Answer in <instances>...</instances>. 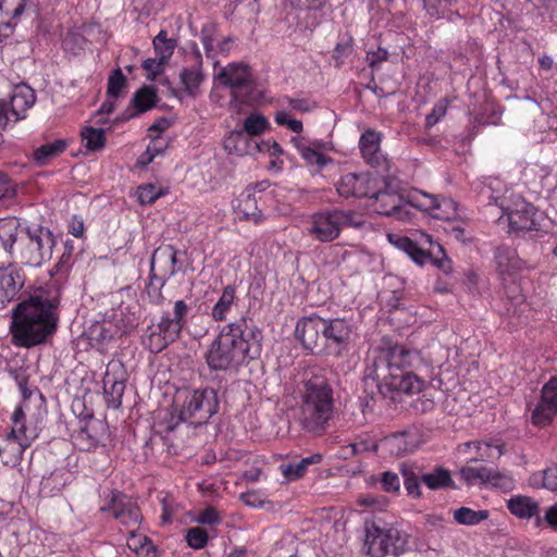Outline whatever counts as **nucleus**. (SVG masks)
<instances>
[{"instance_id": "obj_38", "label": "nucleus", "mask_w": 557, "mask_h": 557, "mask_svg": "<svg viewBox=\"0 0 557 557\" xmlns=\"http://www.w3.org/2000/svg\"><path fill=\"white\" fill-rule=\"evenodd\" d=\"M236 210L240 218L245 220L258 222L261 218V211L257 207V199L249 189L238 198Z\"/></svg>"}, {"instance_id": "obj_61", "label": "nucleus", "mask_w": 557, "mask_h": 557, "mask_svg": "<svg viewBox=\"0 0 557 557\" xmlns=\"http://www.w3.org/2000/svg\"><path fill=\"white\" fill-rule=\"evenodd\" d=\"M388 58L387 50L383 48H379L376 51H371L367 53V62L370 67L374 69L383 61H386Z\"/></svg>"}, {"instance_id": "obj_6", "label": "nucleus", "mask_w": 557, "mask_h": 557, "mask_svg": "<svg viewBox=\"0 0 557 557\" xmlns=\"http://www.w3.org/2000/svg\"><path fill=\"white\" fill-rule=\"evenodd\" d=\"M363 220L354 210L327 209L310 216L308 235L320 243L338 238L344 227H360Z\"/></svg>"}, {"instance_id": "obj_34", "label": "nucleus", "mask_w": 557, "mask_h": 557, "mask_svg": "<svg viewBox=\"0 0 557 557\" xmlns=\"http://www.w3.org/2000/svg\"><path fill=\"white\" fill-rule=\"evenodd\" d=\"M236 289L233 285H227L215 305L211 310V317L215 322H222L227 319V315L235 302Z\"/></svg>"}, {"instance_id": "obj_41", "label": "nucleus", "mask_w": 557, "mask_h": 557, "mask_svg": "<svg viewBox=\"0 0 557 557\" xmlns=\"http://www.w3.org/2000/svg\"><path fill=\"white\" fill-rule=\"evenodd\" d=\"M490 517L486 509L473 510L469 507H460L454 511V519L462 525H476Z\"/></svg>"}, {"instance_id": "obj_27", "label": "nucleus", "mask_w": 557, "mask_h": 557, "mask_svg": "<svg viewBox=\"0 0 557 557\" xmlns=\"http://www.w3.org/2000/svg\"><path fill=\"white\" fill-rule=\"evenodd\" d=\"M196 64L191 67H185L180 73V81L184 86V90L191 97H195L198 92L199 86L203 81V74L201 71V55L199 50L195 51Z\"/></svg>"}, {"instance_id": "obj_3", "label": "nucleus", "mask_w": 557, "mask_h": 557, "mask_svg": "<svg viewBox=\"0 0 557 557\" xmlns=\"http://www.w3.org/2000/svg\"><path fill=\"white\" fill-rule=\"evenodd\" d=\"M300 424L304 430L322 434L335 413L333 388L321 372H307L300 389Z\"/></svg>"}, {"instance_id": "obj_33", "label": "nucleus", "mask_w": 557, "mask_h": 557, "mask_svg": "<svg viewBox=\"0 0 557 557\" xmlns=\"http://www.w3.org/2000/svg\"><path fill=\"white\" fill-rule=\"evenodd\" d=\"M495 260L500 275L510 274L521 268V260L516 250L510 247H498L495 251Z\"/></svg>"}, {"instance_id": "obj_59", "label": "nucleus", "mask_w": 557, "mask_h": 557, "mask_svg": "<svg viewBox=\"0 0 557 557\" xmlns=\"http://www.w3.org/2000/svg\"><path fill=\"white\" fill-rule=\"evenodd\" d=\"M543 486L550 491H557V465L543 471Z\"/></svg>"}, {"instance_id": "obj_11", "label": "nucleus", "mask_w": 557, "mask_h": 557, "mask_svg": "<svg viewBox=\"0 0 557 557\" xmlns=\"http://www.w3.org/2000/svg\"><path fill=\"white\" fill-rule=\"evenodd\" d=\"M369 198L373 210L381 215L394 216L399 221L411 218L408 203L392 188L387 177L379 176L377 185Z\"/></svg>"}, {"instance_id": "obj_20", "label": "nucleus", "mask_w": 557, "mask_h": 557, "mask_svg": "<svg viewBox=\"0 0 557 557\" xmlns=\"http://www.w3.org/2000/svg\"><path fill=\"white\" fill-rule=\"evenodd\" d=\"M382 135L373 129L366 131L359 140V148L364 161L376 169H386L387 159L381 150Z\"/></svg>"}, {"instance_id": "obj_8", "label": "nucleus", "mask_w": 557, "mask_h": 557, "mask_svg": "<svg viewBox=\"0 0 557 557\" xmlns=\"http://www.w3.org/2000/svg\"><path fill=\"white\" fill-rule=\"evenodd\" d=\"M407 535L396 528H385L376 520L364 521L363 549L370 557H395L407 549Z\"/></svg>"}, {"instance_id": "obj_22", "label": "nucleus", "mask_w": 557, "mask_h": 557, "mask_svg": "<svg viewBox=\"0 0 557 557\" xmlns=\"http://www.w3.org/2000/svg\"><path fill=\"white\" fill-rule=\"evenodd\" d=\"M414 434L404 431L394 433L380 441V449L389 456H404L416 449Z\"/></svg>"}, {"instance_id": "obj_63", "label": "nucleus", "mask_w": 557, "mask_h": 557, "mask_svg": "<svg viewBox=\"0 0 557 557\" xmlns=\"http://www.w3.org/2000/svg\"><path fill=\"white\" fill-rule=\"evenodd\" d=\"M128 546L137 552L141 550L146 552L147 554L149 553L150 549H153L152 542L146 536L137 539L136 536L133 535L131 542L128 543Z\"/></svg>"}, {"instance_id": "obj_16", "label": "nucleus", "mask_w": 557, "mask_h": 557, "mask_svg": "<svg viewBox=\"0 0 557 557\" xmlns=\"http://www.w3.org/2000/svg\"><path fill=\"white\" fill-rule=\"evenodd\" d=\"M557 414V376H552L541 389V398L532 411V423L539 428L549 425Z\"/></svg>"}, {"instance_id": "obj_56", "label": "nucleus", "mask_w": 557, "mask_h": 557, "mask_svg": "<svg viewBox=\"0 0 557 557\" xmlns=\"http://www.w3.org/2000/svg\"><path fill=\"white\" fill-rule=\"evenodd\" d=\"M301 157L302 159L310 165H317L322 168L326 163V158L318 152L317 150L311 149L310 147L302 149Z\"/></svg>"}, {"instance_id": "obj_29", "label": "nucleus", "mask_w": 557, "mask_h": 557, "mask_svg": "<svg viewBox=\"0 0 557 557\" xmlns=\"http://www.w3.org/2000/svg\"><path fill=\"white\" fill-rule=\"evenodd\" d=\"M399 471L404 479V485L409 496L420 498L422 496L421 483L423 471L416 463H401Z\"/></svg>"}, {"instance_id": "obj_28", "label": "nucleus", "mask_w": 557, "mask_h": 557, "mask_svg": "<svg viewBox=\"0 0 557 557\" xmlns=\"http://www.w3.org/2000/svg\"><path fill=\"white\" fill-rule=\"evenodd\" d=\"M421 199L414 198L416 207L420 210L429 212L434 219L450 221L449 214H442L438 211L442 207H446L448 209H453L454 201L451 199L443 198L437 199L436 197L429 195L426 193H420Z\"/></svg>"}, {"instance_id": "obj_45", "label": "nucleus", "mask_w": 557, "mask_h": 557, "mask_svg": "<svg viewBox=\"0 0 557 557\" xmlns=\"http://www.w3.org/2000/svg\"><path fill=\"white\" fill-rule=\"evenodd\" d=\"M154 329L163 334L168 341L174 343L180 337L183 326L170 318L169 313H165L161 317Z\"/></svg>"}, {"instance_id": "obj_13", "label": "nucleus", "mask_w": 557, "mask_h": 557, "mask_svg": "<svg viewBox=\"0 0 557 557\" xmlns=\"http://www.w3.org/2000/svg\"><path fill=\"white\" fill-rule=\"evenodd\" d=\"M177 255L178 250L172 245H162L153 251L150 261V278L161 282V287L182 270V262Z\"/></svg>"}, {"instance_id": "obj_57", "label": "nucleus", "mask_w": 557, "mask_h": 557, "mask_svg": "<svg viewBox=\"0 0 557 557\" xmlns=\"http://www.w3.org/2000/svg\"><path fill=\"white\" fill-rule=\"evenodd\" d=\"M197 521L201 524L215 525L220 523L221 517L213 507H209L199 513Z\"/></svg>"}, {"instance_id": "obj_4", "label": "nucleus", "mask_w": 557, "mask_h": 557, "mask_svg": "<svg viewBox=\"0 0 557 557\" xmlns=\"http://www.w3.org/2000/svg\"><path fill=\"white\" fill-rule=\"evenodd\" d=\"M418 362H420V355L417 350L399 344H386L375 350V356L371 364H368L366 373L373 381H386L389 375L406 371Z\"/></svg>"}, {"instance_id": "obj_37", "label": "nucleus", "mask_w": 557, "mask_h": 557, "mask_svg": "<svg viewBox=\"0 0 557 557\" xmlns=\"http://www.w3.org/2000/svg\"><path fill=\"white\" fill-rule=\"evenodd\" d=\"M424 244H429L428 253H432V257H429L428 261L434 263L444 273L449 274L453 271L451 261L447 257L444 248L438 243L433 242L430 235H423Z\"/></svg>"}, {"instance_id": "obj_31", "label": "nucleus", "mask_w": 557, "mask_h": 557, "mask_svg": "<svg viewBox=\"0 0 557 557\" xmlns=\"http://www.w3.org/2000/svg\"><path fill=\"white\" fill-rule=\"evenodd\" d=\"M389 242L398 249L406 252L416 263L423 265L432 253L418 246V244L406 236L388 235Z\"/></svg>"}, {"instance_id": "obj_5", "label": "nucleus", "mask_w": 557, "mask_h": 557, "mask_svg": "<svg viewBox=\"0 0 557 557\" xmlns=\"http://www.w3.org/2000/svg\"><path fill=\"white\" fill-rule=\"evenodd\" d=\"M215 78L231 91L230 106L238 111L243 103L251 104L261 98L250 67L245 63H230L220 69Z\"/></svg>"}, {"instance_id": "obj_32", "label": "nucleus", "mask_w": 557, "mask_h": 557, "mask_svg": "<svg viewBox=\"0 0 557 557\" xmlns=\"http://www.w3.org/2000/svg\"><path fill=\"white\" fill-rule=\"evenodd\" d=\"M26 0H0V24L13 29L15 22L25 11Z\"/></svg>"}, {"instance_id": "obj_51", "label": "nucleus", "mask_w": 557, "mask_h": 557, "mask_svg": "<svg viewBox=\"0 0 557 557\" xmlns=\"http://www.w3.org/2000/svg\"><path fill=\"white\" fill-rule=\"evenodd\" d=\"M214 34H215V25L214 24L208 23L202 26L200 38H201V42H202L205 51H206V55L208 58L213 57Z\"/></svg>"}, {"instance_id": "obj_60", "label": "nucleus", "mask_w": 557, "mask_h": 557, "mask_svg": "<svg viewBox=\"0 0 557 557\" xmlns=\"http://www.w3.org/2000/svg\"><path fill=\"white\" fill-rule=\"evenodd\" d=\"M188 311L189 307L187 306V304L184 300H177L174 304V317L172 319L184 327L186 323L185 318Z\"/></svg>"}, {"instance_id": "obj_53", "label": "nucleus", "mask_w": 557, "mask_h": 557, "mask_svg": "<svg viewBox=\"0 0 557 557\" xmlns=\"http://www.w3.org/2000/svg\"><path fill=\"white\" fill-rule=\"evenodd\" d=\"M7 440L16 441L21 448L25 449L30 446L33 437L26 434V428L22 424L20 428L13 425L11 432L7 436Z\"/></svg>"}, {"instance_id": "obj_19", "label": "nucleus", "mask_w": 557, "mask_h": 557, "mask_svg": "<svg viewBox=\"0 0 557 557\" xmlns=\"http://www.w3.org/2000/svg\"><path fill=\"white\" fill-rule=\"evenodd\" d=\"M268 120L261 114H250L245 119L243 128L234 131L225 141V148L230 151H234L237 154L248 153L247 137L258 136L268 127Z\"/></svg>"}, {"instance_id": "obj_55", "label": "nucleus", "mask_w": 557, "mask_h": 557, "mask_svg": "<svg viewBox=\"0 0 557 557\" xmlns=\"http://www.w3.org/2000/svg\"><path fill=\"white\" fill-rule=\"evenodd\" d=\"M382 488L387 493L398 492L400 488V480L398 474L392 471H385L382 473Z\"/></svg>"}, {"instance_id": "obj_49", "label": "nucleus", "mask_w": 557, "mask_h": 557, "mask_svg": "<svg viewBox=\"0 0 557 557\" xmlns=\"http://www.w3.org/2000/svg\"><path fill=\"white\" fill-rule=\"evenodd\" d=\"M208 533L200 527H193L188 529L185 535L187 544L195 549L203 548L208 543Z\"/></svg>"}, {"instance_id": "obj_43", "label": "nucleus", "mask_w": 557, "mask_h": 557, "mask_svg": "<svg viewBox=\"0 0 557 557\" xmlns=\"http://www.w3.org/2000/svg\"><path fill=\"white\" fill-rule=\"evenodd\" d=\"M85 147L90 151H100L106 146L104 129L85 126L81 132Z\"/></svg>"}, {"instance_id": "obj_2", "label": "nucleus", "mask_w": 557, "mask_h": 557, "mask_svg": "<svg viewBox=\"0 0 557 557\" xmlns=\"http://www.w3.org/2000/svg\"><path fill=\"white\" fill-rule=\"evenodd\" d=\"M59 304L57 294L39 290L16 305L12 312V332L20 345L41 344L55 332Z\"/></svg>"}, {"instance_id": "obj_26", "label": "nucleus", "mask_w": 557, "mask_h": 557, "mask_svg": "<svg viewBox=\"0 0 557 557\" xmlns=\"http://www.w3.org/2000/svg\"><path fill=\"white\" fill-rule=\"evenodd\" d=\"M507 509L519 519H531L540 513V504L530 496L516 495L507 500Z\"/></svg>"}, {"instance_id": "obj_54", "label": "nucleus", "mask_w": 557, "mask_h": 557, "mask_svg": "<svg viewBox=\"0 0 557 557\" xmlns=\"http://www.w3.org/2000/svg\"><path fill=\"white\" fill-rule=\"evenodd\" d=\"M137 195L141 205H150L160 197V191L157 190L154 185L148 184L140 186L138 188Z\"/></svg>"}, {"instance_id": "obj_21", "label": "nucleus", "mask_w": 557, "mask_h": 557, "mask_svg": "<svg viewBox=\"0 0 557 557\" xmlns=\"http://www.w3.org/2000/svg\"><path fill=\"white\" fill-rule=\"evenodd\" d=\"M103 511H110L113 517L125 525H136L140 520V511L137 504L122 493H114L108 507Z\"/></svg>"}, {"instance_id": "obj_64", "label": "nucleus", "mask_w": 557, "mask_h": 557, "mask_svg": "<svg viewBox=\"0 0 557 557\" xmlns=\"http://www.w3.org/2000/svg\"><path fill=\"white\" fill-rule=\"evenodd\" d=\"M84 221L78 215H73L69 224V233L74 237L82 238L84 236Z\"/></svg>"}, {"instance_id": "obj_50", "label": "nucleus", "mask_w": 557, "mask_h": 557, "mask_svg": "<svg viewBox=\"0 0 557 557\" xmlns=\"http://www.w3.org/2000/svg\"><path fill=\"white\" fill-rule=\"evenodd\" d=\"M487 484H491L494 487H499L504 491H511L515 486V481L508 473L499 472L492 468Z\"/></svg>"}, {"instance_id": "obj_24", "label": "nucleus", "mask_w": 557, "mask_h": 557, "mask_svg": "<svg viewBox=\"0 0 557 557\" xmlns=\"http://www.w3.org/2000/svg\"><path fill=\"white\" fill-rule=\"evenodd\" d=\"M36 101V96L34 89L29 86L22 85L17 86L11 98H10V113L13 117V122H17L21 119H24L25 111L34 106Z\"/></svg>"}, {"instance_id": "obj_10", "label": "nucleus", "mask_w": 557, "mask_h": 557, "mask_svg": "<svg viewBox=\"0 0 557 557\" xmlns=\"http://www.w3.org/2000/svg\"><path fill=\"white\" fill-rule=\"evenodd\" d=\"M219 400L213 388L186 392L180 409L178 418L191 425L206 424L216 413Z\"/></svg>"}, {"instance_id": "obj_30", "label": "nucleus", "mask_w": 557, "mask_h": 557, "mask_svg": "<svg viewBox=\"0 0 557 557\" xmlns=\"http://www.w3.org/2000/svg\"><path fill=\"white\" fill-rule=\"evenodd\" d=\"M125 391V383L115 373L109 371L103 376V392L109 407L119 408Z\"/></svg>"}, {"instance_id": "obj_9", "label": "nucleus", "mask_w": 557, "mask_h": 557, "mask_svg": "<svg viewBox=\"0 0 557 557\" xmlns=\"http://www.w3.org/2000/svg\"><path fill=\"white\" fill-rule=\"evenodd\" d=\"M492 203L499 207L503 214L507 215L511 231L537 230V210L532 203L527 202L521 195L508 190L503 196L492 194L488 205Z\"/></svg>"}, {"instance_id": "obj_12", "label": "nucleus", "mask_w": 557, "mask_h": 557, "mask_svg": "<svg viewBox=\"0 0 557 557\" xmlns=\"http://www.w3.org/2000/svg\"><path fill=\"white\" fill-rule=\"evenodd\" d=\"M322 339L325 344L326 354L341 356L352 339V324L343 318L323 319Z\"/></svg>"}, {"instance_id": "obj_36", "label": "nucleus", "mask_w": 557, "mask_h": 557, "mask_svg": "<svg viewBox=\"0 0 557 557\" xmlns=\"http://www.w3.org/2000/svg\"><path fill=\"white\" fill-rule=\"evenodd\" d=\"M422 483L433 491L455 486L450 472L441 466L435 467L431 472H423Z\"/></svg>"}, {"instance_id": "obj_17", "label": "nucleus", "mask_w": 557, "mask_h": 557, "mask_svg": "<svg viewBox=\"0 0 557 557\" xmlns=\"http://www.w3.org/2000/svg\"><path fill=\"white\" fill-rule=\"evenodd\" d=\"M379 176L370 173H347L341 176L335 184L339 196L349 197H370L377 185Z\"/></svg>"}, {"instance_id": "obj_23", "label": "nucleus", "mask_w": 557, "mask_h": 557, "mask_svg": "<svg viewBox=\"0 0 557 557\" xmlns=\"http://www.w3.org/2000/svg\"><path fill=\"white\" fill-rule=\"evenodd\" d=\"M157 100L158 96L153 87H141L133 95L131 107L122 114L120 120L126 121L139 113L150 110L156 106Z\"/></svg>"}, {"instance_id": "obj_58", "label": "nucleus", "mask_w": 557, "mask_h": 557, "mask_svg": "<svg viewBox=\"0 0 557 557\" xmlns=\"http://www.w3.org/2000/svg\"><path fill=\"white\" fill-rule=\"evenodd\" d=\"M446 104L438 102L434 106L431 113L425 117V124L428 127H432L440 122V120L446 114Z\"/></svg>"}, {"instance_id": "obj_52", "label": "nucleus", "mask_w": 557, "mask_h": 557, "mask_svg": "<svg viewBox=\"0 0 557 557\" xmlns=\"http://www.w3.org/2000/svg\"><path fill=\"white\" fill-rule=\"evenodd\" d=\"M423 2L424 9L431 16L440 17L449 9L454 0H423Z\"/></svg>"}, {"instance_id": "obj_40", "label": "nucleus", "mask_w": 557, "mask_h": 557, "mask_svg": "<svg viewBox=\"0 0 557 557\" xmlns=\"http://www.w3.org/2000/svg\"><path fill=\"white\" fill-rule=\"evenodd\" d=\"M66 147L67 143L64 139H57L52 143H47L34 151V159L38 164L44 165L50 159L62 153Z\"/></svg>"}, {"instance_id": "obj_46", "label": "nucleus", "mask_w": 557, "mask_h": 557, "mask_svg": "<svg viewBox=\"0 0 557 557\" xmlns=\"http://www.w3.org/2000/svg\"><path fill=\"white\" fill-rule=\"evenodd\" d=\"M148 332L149 333L147 334L146 345L151 352H153V354L161 352L170 344H172L171 341H168V338L163 334H161L158 330H156L153 326H150L148 329Z\"/></svg>"}, {"instance_id": "obj_48", "label": "nucleus", "mask_w": 557, "mask_h": 557, "mask_svg": "<svg viewBox=\"0 0 557 557\" xmlns=\"http://www.w3.org/2000/svg\"><path fill=\"white\" fill-rule=\"evenodd\" d=\"M74 251V244L72 240H66L64 243L63 252L59 258L58 262L54 264L51 270V275L55 273H64L71 268V260Z\"/></svg>"}, {"instance_id": "obj_39", "label": "nucleus", "mask_w": 557, "mask_h": 557, "mask_svg": "<svg viewBox=\"0 0 557 557\" xmlns=\"http://www.w3.org/2000/svg\"><path fill=\"white\" fill-rule=\"evenodd\" d=\"M474 447L478 456L475 458L470 459V461H484L488 459H498L503 455V446L502 445H493L487 442H468L463 444L465 449H469Z\"/></svg>"}, {"instance_id": "obj_44", "label": "nucleus", "mask_w": 557, "mask_h": 557, "mask_svg": "<svg viewBox=\"0 0 557 557\" xmlns=\"http://www.w3.org/2000/svg\"><path fill=\"white\" fill-rule=\"evenodd\" d=\"M175 40L168 39V34L165 30H161L153 39V47L156 54L160 58L161 61H168L175 49Z\"/></svg>"}, {"instance_id": "obj_15", "label": "nucleus", "mask_w": 557, "mask_h": 557, "mask_svg": "<svg viewBox=\"0 0 557 557\" xmlns=\"http://www.w3.org/2000/svg\"><path fill=\"white\" fill-rule=\"evenodd\" d=\"M323 330V318L313 314L304 317L297 322L295 335L304 348L314 355H320L325 351V344L322 339Z\"/></svg>"}, {"instance_id": "obj_18", "label": "nucleus", "mask_w": 557, "mask_h": 557, "mask_svg": "<svg viewBox=\"0 0 557 557\" xmlns=\"http://www.w3.org/2000/svg\"><path fill=\"white\" fill-rule=\"evenodd\" d=\"M380 393L385 397L394 398V394H417L423 388L424 382L412 371L406 370L389 375L386 381H375Z\"/></svg>"}, {"instance_id": "obj_1", "label": "nucleus", "mask_w": 557, "mask_h": 557, "mask_svg": "<svg viewBox=\"0 0 557 557\" xmlns=\"http://www.w3.org/2000/svg\"><path fill=\"white\" fill-rule=\"evenodd\" d=\"M262 339V331L255 321L242 317L220 330L207 348L206 363L211 371L238 372L261 356Z\"/></svg>"}, {"instance_id": "obj_62", "label": "nucleus", "mask_w": 557, "mask_h": 557, "mask_svg": "<svg viewBox=\"0 0 557 557\" xmlns=\"http://www.w3.org/2000/svg\"><path fill=\"white\" fill-rule=\"evenodd\" d=\"M112 337V334L104 329L103 324L94 325L89 332V338L91 341L104 342Z\"/></svg>"}, {"instance_id": "obj_7", "label": "nucleus", "mask_w": 557, "mask_h": 557, "mask_svg": "<svg viewBox=\"0 0 557 557\" xmlns=\"http://www.w3.org/2000/svg\"><path fill=\"white\" fill-rule=\"evenodd\" d=\"M55 244L57 237L49 227L27 226L16 249V257L24 265L40 268L51 260Z\"/></svg>"}, {"instance_id": "obj_14", "label": "nucleus", "mask_w": 557, "mask_h": 557, "mask_svg": "<svg viewBox=\"0 0 557 557\" xmlns=\"http://www.w3.org/2000/svg\"><path fill=\"white\" fill-rule=\"evenodd\" d=\"M26 282V274L16 262L0 264V310L15 300Z\"/></svg>"}, {"instance_id": "obj_42", "label": "nucleus", "mask_w": 557, "mask_h": 557, "mask_svg": "<svg viewBox=\"0 0 557 557\" xmlns=\"http://www.w3.org/2000/svg\"><path fill=\"white\" fill-rule=\"evenodd\" d=\"M492 468L487 467H463L459 471L461 479L469 485L487 484Z\"/></svg>"}, {"instance_id": "obj_35", "label": "nucleus", "mask_w": 557, "mask_h": 557, "mask_svg": "<svg viewBox=\"0 0 557 557\" xmlns=\"http://www.w3.org/2000/svg\"><path fill=\"white\" fill-rule=\"evenodd\" d=\"M322 460V455L313 454L309 457L302 458L298 462H289L281 466L282 473L288 481H296L305 475L308 467L319 463Z\"/></svg>"}, {"instance_id": "obj_25", "label": "nucleus", "mask_w": 557, "mask_h": 557, "mask_svg": "<svg viewBox=\"0 0 557 557\" xmlns=\"http://www.w3.org/2000/svg\"><path fill=\"white\" fill-rule=\"evenodd\" d=\"M22 233L24 228H21L20 220L15 216L0 219V240L10 256H14V244L21 243Z\"/></svg>"}, {"instance_id": "obj_47", "label": "nucleus", "mask_w": 557, "mask_h": 557, "mask_svg": "<svg viewBox=\"0 0 557 557\" xmlns=\"http://www.w3.org/2000/svg\"><path fill=\"white\" fill-rule=\"evenodd\" d=\"M126 77L120 67L115 69L108 79L107 94L110 98L120 97L122 89L125 87Z\"/></svg>"}]
</instances>
